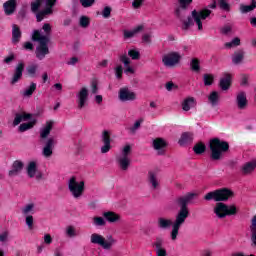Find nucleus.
Returning <instances> with one entry per match:
<instances>
[{"instance_id": "obj_1", "label": "nucleus", "mask_w": 256, "mask_h": 256, "mask_svg": "<svg viewBox=\"0 0 256 256\" xmlns=\"http://www.w3.org/2000/svg\"><path fill=\"white\" fill-rule=\"evenodd\" d=\"M197 197V194L195 193H188L184 196H181L176 199V205L180 207V209L177 211L175 215V220L165 218V217H159L157 219V227L158 229L166 230L171 229L170 232V239L171 241H175L177 237H179V230L183 225H185V222L187 219H189V205L192 203L193 199Z\"/></svg>"}, {"instance_id": "obj_2", "label": "nucleus", "mask_w": 256, "mask_h": 256, "mask_svg": "<svg viewBox=\"0 0 256 256\" xmlns=\"http://www.w3.org/2000/svg\"><path fill=\"white\" fill-rule=\"evenodd\" d=\"M179 7L175 11L176 17L182 22V29H189V27H193L194 23H196L198 27V31H203V22L205 19H209L211 17V9H217V2L213 1L211 4H209L207 7L197 11H192V18L188 17L185 20V17L187 16V7L193 3V0H178Z\"/></svg>"}, {"instance_id": "obj_3", "label": "nucleus", "mask_w": 256, "mask_h": 256, "mask_svg": "<svg viewBox=\"0 0 256 256\" xmlns=\"http://www.w3.org/2000/svg\"><path fill=\"white\" fill-rule=\"evenodd\" d=\"M51 31L53 27L49 23H45L41 30H34L32 33V41H36V57L39 61H43L46 55H49V41L51 39Z\"/></svg>"}, {"instance_id": "obj_4", "label": "nucleus", "mask_w": 256, "mask_h": 256, "mask_svg": "<svg viewBox=\"0 0 256 256\" xmlns=\"http://www.w3.org/2000/svg\"><path fill=\"white\" fill-rule=\"evenodd\" d=\"M209 149L212 161H221L225 157V153L229 151V143L219 138H213L210 140Z\"/></svg>"}, {"instance_id": "obj_5", "label": "nucleus", "mask_w": 256, "mask_h": 256, "mask_svg": "<svg viewBox=\"0 0 256 256\" xmlns=\"http://www.w3.org/2000/svg\"><path fill=\"white\" fill-rule=\"evenodd\" d=\"M90 243L92 245H98V247H102L104 251H111V249H113V245L117 243V240H115L113 236H109L106 240L105 236L99 233H92L90 235Z\"/></svg>"}, {"instance_id": "obj_6", "label": "nucleus", "mask_w": 256, "mask_h": 256, "mask_svg": "<svg viewBox=\"0 0 256 256\" xmlns=\"http://www.w3.org/2000/svg\"><path fill=\"white\" fill-rule=\"evenodd\" d=\"M131 145L122 147L120 153L116 155V163L121 171H127L131 167Z\"/></svg>"}, {"instance_id": "obj_7", "label": "nucleus", "mask_w": 256, "mask_h": 256, "mask_svg": "<svg viewBox=\"0 0 256 256\" xmlns=\"http://www.w3.org/2000/svg\"><path fill=\"white\" fill-rule=\"evenodd\" d=\"M68 189L74 199H81L85 193V181L71 177L68 180Z\"/></svg>"}, {"instance_id": "obj_8", "label": "nucleus", "mask_w": 256, "mask_h": 256, "mask_svg": "<svg viewBox=\"0 0 256 256\" xmlns=\"http://www.w3.org/2000/svg\"><path fill=\"white\" fill-rule=\"evenodd\" d=\"M214 213L218 219H225V217H229L237 213V206L218 202L214 207Z\"/></svg>"}, {"instance_id": "obj_9", "label": "nucleus", "mask_w": 256, "mask_h": 256, "mask_svg": "<svg viewBox=\"0 0 256 256\" xmlns=\"http://www.w3.org/2000/svg\"><path fill=\"white\" fill-rule=\"evenodd\" d=\"M229 197H233V192L227 188H223L207 193L204 199L206 201H227Z\"/></svg>"}, {"instance_id": "obj_10", "label": "nucleus", "mask_w": 256, "mask_h": 256, "mask_svg": "<svg viewBox=\"0 0 256 256\" xmlns=\"http://www.w3.org/2000/svg\"><path fill=\"white\" fill-rule=\"evenodd\" d=\"M180 62L181 54L179 52H170L162 57V63L164 67H168L170 69H173V67H177Z\"/></svg>"}, {"instance_id": "obj_11", "label": "nucleus", "mask_w": 256, "mask_h": 256, "mask_svg": "<svg viewBox=\"0 0 256 256\" xmlns=\"http://www.w3.org/2000/svg\"><path fill=\"white\" fill-rule=\"evenodd\" d=\"M26 173L30 179H36L37 181H41V179H43V173L39 171V162L36 160L28 162L26 166Z\"/></svg>"}, {"instance_id": "obj_12", "label": "nucleus", "mask_w": 256, "mask_h": 256, "mask_svg": "<svg viewBox=\"0 0 256 256\" xmlns=\"http://www.w3.org/2000/svg\"><path fill=\"white\" fill-rule=\"evenodd\" d=\"M22 215L25 217V223L28 228L33 229V214L35 213V204H26L22 209Z\"/></svg>"}, {"instance_id": "obj_13", "label": "nucleus", "mask_w": 256, "mask_h": 256, "mask_svg": "<svg viewBox=\"0 0 256 256\" xmlns=\"http://www.w3.org/2000/svg\"><path fill=\"white\" fill-rule=\"evenodd\" d=\"M151 145L157 155H165L169 143L165 138L156 137L152 138Z\"/></svg>"}, {"instance_id": "obj_14", "label": "nucleus", "mask_w": 256, "mask_h": 256, "mask_svg": "<svg viewBox=\"0 0 256 256\" xmlns=\"http://www.w3.org/2000/svg\"><path fill=\"white\" fill-rule=\"evenodd\" d=\"M87 101H89V89L87 87H82L76 93L78 109H83L87 105Z\"/></svg>"}, {"instance_id": "obj_15", "label": "nucleus", "mask_w": 256, "mask_h": 256, "mask_svg": "<svg viewBox=\"0 0 256 256\" xmlns=\"http://www.w3.org/2000/svg\"><path fill=\"white\" fill-rule=\"evenodd\" d=\"M118 98L122 103H127L129 101H135L137 99V93H135L133 90L124 87L121 88L118 92Z\"/></svg>"}, {"instance_id": "obj_16", "label": "nucleus", "mask_w": 256, "mask_h": 256, "mask_svg": "<svg viewBox=\"0 0 256 256\" xmlns=\"http://www.w3.org/2000/svg\"><path fill=\"white\" fill-rule=\"evenodd\" d=\"M55 3H57V0H46L47 8L36 14V19L38 23H41V21L45 19L47 15H51V13H53L52 7L53 5H55Z\"/></svg>"}, {"instance_id": "obj_17", "label": "nucleus", "mask_w": 256, "mask_h": 256, "mask_svg": "<svg viewBox=\"0 0 256 256\" xmlns=\"http://www.w3.org/2000/svg\"><path fill=\"white\" fill-rule=\"evenodd\" d=\"M55 3H57V0H46L47 8L36 14V19L38 23H41V21L45 19L47 15H51V13H53L52 7L53 5H55Z\"/></svg>"}, {"instance_id": "obj_18", "label": "nucleus", "mask_w": 256, "mask_h": 256, "mask_svg": "<svg viewBox=\"0 0 256 256\" xmlns=\"http://www.w3.org/2000/svg\"><path fill=\"white\" fill-rule=\"evenodd\" d=\"M119 60L124 65V73L126 75H133L135 73V69L131 66V58L127 56V52L119 55Z\"/></svg>"}, {"instance_id": "obj_19", "label": "nucleus", "mask_w": 256, "mask_h": 256, "mask_svg": "<svg viewBox=\"0 0 256 256\" xmlns=\"http://www.w3.org/2000/svg\"><path fill=\"white\" fill-rule=\"evenodd\" d=\"M148 185L152 191L161 189V181L159 180V175H157V173H148Z\"/></svg>"}, {"instance_id": "obj_20", "label": "nucleus", "mask_w": 256, "mask_h": 256, "mask_svg": "<svg viewBox=\"0 0 256 256\" xmlns=\"http://www.w3.org/2000/svg\"><path fill=\"white\" fill-rule=\"evenodd\" d=\"M23 71H25V64L23 62H20L17 64L14 74L11 79V85H15L16 83H19L21 81V77H23Z\"/></svg>"}, {"instance_id": "obj_21", "label": "nucleus", "mask_w": 256, "mask_h": 256, "mask_svg": "<svg viewBox=\"0 0 256 256\" xmlns=\"http://www.w3.org/2000/svg\"><path fill=\"white\" fill-rule=\"evenodd\" d=\"M102 141L104 145L101 147V153H109L111 151V136L109 135V131L105 130L102 133Z\"/></svg>"}, {"instance_id": "obj_22", "label": "nucleus", "mask_w": 256, "mask_h": 256, "mask_svg": "<svg viewBox=\"0 0 256 256\" xmlns=\"http://www.w3.org/2000/svg\"><path fill=\"white\" fill-rule=\"evenodd\" d=\"M25 164L21 160H16L12 164V169L8 172L9 177H17L23 171Z\"/></svg>"}, {"instance_id": "obj_23", "label": "nucleus", "mask_w": 256, "mask_h": 256, "mask_svg": "<svg viewBox=\"0 0 256 256\" xmlns=\"http://www.w3.org/2000/svg\"><path fill=\"white\" fill-rule=\"evenodd\" d=\"M5 15H13L17 9V0H8L3 4Z\"/></svg>"}, {"instance_id": "obj_24", "label": "nucleus", "mask_w": 256, "mask_h": 256, "mask_svg": "<svg viewBox=\"0 0 256 256\" xmlns=\"http://www.w3.org/2000/svg\"><path fill=\"white\" fill-rule=\"evenodd\" d=\"M103 217L108 223H121V216L113 211L104 212Z\"/></svg>"}, {"instance_id": "obj_25", "label": "nucleus", "mask_w": 256, "mask_h": 256, "mask_svg": "<svg viewBox=\"0 0 256 256\" xmlns=\"http://www.w3.org/2000/svg\"><path fill=\"white\" fill-rule=\"evenodd\" d=\"M245 61V50L239 49L232 54L233 65H241Z\"/></svg>"}, {"instance_id": "obj_26", "label": "nucleus", "mask_w": 256, "mask_h": 256, "mask_svg": "<svg viewBox=\"0 0 256 256\" xmlns=\"http://www.w3.org/2000/svg\"><path fill=\"white\" fill-rule=\"evenodd\" d=\"M153 246L155 247L156 256H167V249L163 247L162 239L157 238L156 241L153 243Z\"/></svg>"}, {"instance_id": "obj_27", "label": "nucleus", "mask_w": 256, "mask_h": 256, "mask_svg": "<svg viewBox=\"0 0 256 256\" xmlns=\"http://www.w3.org/2000/svg\"><path fill=\"white\" fill-rule=\"evenodd\" d=\"M236 105L241 110L247 108V94L245 92H239L236 95Z\"/></svg>"}, {"instance_id": "obj_28", "label": "nucleus", "mask_w": 256, "mask_h": 256, "mask_svg": "<svg viewBox=\"0 0 256 256\" xmlns=\"http://www.w3.org/2000/svg\"><path fill=\"white\" fill-rule=\"evenodd\" d=\"M196 105L197 101L193 97L185 98L181 103L182 110L185 112L191 111Z\"/></svg>"}, {"instance_id": "obj_29", "label": "nucleus", "mask_w": 256, "mask_h": 256, "mask_svg": "<svg viewBox=\"0 0 256 256\" xmlns=\"http://www.w3.org/2000/svg\"><path fill=\"white\" fill-rule=\"evenodd\" d=\"M255 169H256V160H252L250 162H246L242 166L241 171L243 175H251V173H253Z\"/></svg>"}, {"instance_id": "obj_30", "label": "nucleus", "mask_w": 256, "mask_h": 256, "mask_svg": "<svg viewBox=\"0 0 256 256\" xmlns=\"http://www.w3.org/2000/svg\"><path fill=\"white\" fill-rule=\"evenodd\" d=\"M231 87V74L224 73L220 79V88L222 91H227Z\"/></svg>"}, {"instance_id": "obj_31", "label": "nucleus", "mask_w": 256, "mask_h": 256, "mask_svg": "<svg viewBox=\"0 0 256 256\" xmlns=\"http://www.w3.org/2000/svg\"><path fill=\"white\" fill-rule=\"evenodd\" d=\"M53 129V121H47L45 126L40 129V139H47Z\"/></svg>"}, {"instance_id": "obj_32", "label": "nucleus", "mask_w": 256, "mask_h": 256, "mask_svg": "<svg viewBox=\"0 0 256 256\" xmlns=\"http://www.w3.org/2000/svg\"><path fill=\"white\" fill-rule=\"evenodd\" d=\"M19 41H21V29L19 28V26L14 24L12 26V43L14 45H17Z\"/></svg>"}, {"instance_id": "obj_33", "label": "nucleus", "mask_w": 256, "mask_h": 256, "mask_svg": "<svg viewBox=\"0 0 256 256\" xmlns=\"http://www.w3.org/2000/svg\"><path fill=\"white\" fill-rule=\"evenodd\" d=\"M37 90V84L34 82H31L28 87H26L22 92L21 95L22 97H31L33 93Z\"/></svg>"}, {"instance_id": "obj_34", "label": "nucleus", "mask_w": 256, "mask_h": 256, "mask_svg": "<svg viewBox=\"0 0 256 256\" xmlns=\"http://www.w3.org/2000/svg\"><path fill=\"white\" fill-rule=\"evenodd\" d=\"M250 234H251L252 247H256V215L251 220Z\"/></svg>"}, {"instance_id": "obj_35", "label": "nucleus", "mask_w": 256, "mask_h": 256, "mask_svg": "<svg viewBox=\"0 0 256 256\" xmlns=\"http://www.w3.org/2000/svg\"><path fill=\"white\" fill-rule=\"evenodd\" d=\"M143 31V26H137L132 30H124V39H131Z\"/></svg>"}, {"instance_id": "obj_36", "label": "nucleus", "mask_w": 256, "mask_h": 256, "mask_svg": "<svg viewBox=\"0 0 256 256\" xmlns=\"http://www.w3.org/2000/svg\"><path fill=\"white\" fill-rule=\"evenodd\" d=\"M190 69L194 73H200L201 72V60H199V58H192L190 60Z\"/></svg>"}, {"instance_id": "obj_37", "label": "nucleus", "mask_w": 256, "mask_h": 256, "mask_svg": "<svg viewBox=\"0 0 256 256\" xmlns=\"http://www.w3.org/2000/svg\"><path fill=\"white\" fill-rule=\"evenodd\" d=\"M193 141V133L185 132L181 135L179 139V145H187V143H191Z\"/></svg>"}, {"instance_id": "obj_38", "label": "nucleus", "mask_w": 256, "mask_h": 256, "mask_svg": "<svg viewBox=\"0 0 256 256\" xmlns=\"http://www.w3.org/2000/svg\"><path fill=\"white\" fill-rule=\"evenodd\" d=\"M31 119V114L22 113V114H16L13 125L16 127V125H19L22 121H29Z\"/></svg>"}, {"instance_id": "obj_39", "label": "nucleus", "mask_w": 256, "mask_h": 256, "mask_svg": "<svg viewBox=\"0 0 256 256\" xmlns=\"http://www.w3.org/2000/svg\"><path fill=\"white\" fill-rule=\"evenodd\" d=\"M208 101L212 107H217L219 105V92L213 91L208 96Z\"/></svg>"}, {"instance_id": "obj_40", "label": "nucleus", "mask_w": 256, "mask_h": 256, "mask_svg": "<svg viewBox=\"0 0 256 256\" xmlns=\"http://www.w3.org/2000/svg\"><path fill=\"white\" fill-rule=\"evenodd\" d=\"M65 235L66 237H69L70 239H73L79 235L77 233V229L73 225H69L65 228Z\"/></svg>"}, {"instance_id": "obj_41", "label": "nucleus", "mask_w": 256, "mask_h": 256, "mask_svg": "<svg viewBox=\"0 0 256 256\" xmlns=\"http://www.w3.org/2000/svg\"><path fill=\"white\" fill-rule=\"evenodd\" d=\"M256 9V1L252 0L251 5H240V12L241 13H251V11H254Z\"/></svg>"}, {"instance_id": "obj_42", "label": "nucleus", "mask_w": 256, "mask_h": 256, "mask_svg": "<svg viewBox=\"0 0 256 256\" xmlns=\"http://www.w3.org/2000/svg\"><path fill=\"white\" fill-rule=\"evenodd\" d=\"M29 77H37V72L39 71V64H31L26 68Z\"/></svg>"}, {"instance_id": "obj_43", "label": "nucleus", "mask_w": 256, "mask_h": 256, "mask_svg": "<svg viewBox=\"0 0 256 256\" xmlns=\"http://www.w3.org/2000/svg\"><path fill=\"white\" fill-rule=\"evenodd\" d=\"M35 123H37L36 120H32L28 123H23L19 126V131L21 133H25V131H29V129H33V127L35 126Z\"/></svg>"}, {"instance_id": "obj_44", "label": "nucleus", "mask_w": 256, "mask_h": 256, "mask_svg": "<svg viewBox=\"0 0 256 256\" xmlns=\"http://www.w3.org/2000/svg\"><path fill=\"white\" fill-rule=\"evenodd\" d=\"M92 221L95 227H105L107 225V220L103 217L95 216L92 218Z\"/></svg>"}, {"instance_id": "obj_45", "label": "nucleus", "mask_w": 256, "mask_h": 256, "mask_svg": "<svg viewBox=\"0 0 256 256\" xmlns=\"http://www.w3.org/2000/svg\"><path fill=\"white\" fill-rule=\"evenodd\" d=\"M239 45H241V39H239V37H236V38L232 39V41L226 42L224 44L226 49H233L235 47H239Z\"/></svg>"}, {"instance_id": "obj_46", "label": "nucleus", "mask_w": 256, "mask_h": 256, "mask_svg": "<svg viewBox=\"0 0 256 256\" xmlns=\"http://www.w3.org/2000/svg\"><path fill=\"white\" fill-rule=\"evenodd\" d=\"M128 56L133 61H139V59H141V53L137 49H130V50H128Z\"/></svg>"}, {"instance_id": "obj_47", "label": "nucleus", "mask_w": 256, "mask_h": 256, "mask_svg": "<svg viewBox=\"0 0 256 256\" xmlns=\"http://www.w3.org/2000/svg\"><path fill=\"white\" fill-rule=\"evenodd\" d=\"M215 80V76L213 74H204L203 81L205 86L213 85V81Z\"/></svg>"}, {"instance_id": "obj_48", "label": "nucleus", "mask_w": 256, "mask_h": 256, "mask_svg": "<svg viewBox=\"0 0 256 256\" xmlns=\"http://www.w3.org/2000/svg\"><path fill=\"white\" fill-rule=\"evenodd\" d=\"M205 149H207V147L203 143H198L194 146V152L196 153V155H201L202 153H205Z\"/></svg>"}, {"instance_id": "obj_49", "label": "nucleus", "mask_w": 256, "mask_h": 256, "mask_svg": "<svg viewBox=\"0 0 256 256\" xmlns=\"http://www.w3.org/2000/svg\"><path fill=\"white\" fill-rule=\"evenodd\" d=\"M43 4V0H35L31 3V11L32 13H37L39 11V7Z\"/></svg>"}, {"instance_id": "obj_50", "label": "nucleus", "mask_w": 256, "mask_h": 256, "mask_svg": "<svg viewBox=\"0 0 256 256\" xmlns=\"http://www.w3.org/2000/svg\"><path fill=\"white\" fill-rule=\"evenodd\" d=\"M218 3L220 5V9H223V11H231V5H229V2H227V0H218Z\"/></svg>"}, {"instance_id": "obj_51", "label": "nucleus", "mask_w": 256, "mask_h": 256, "mask_svg": "<svg viewBox=\"0 0 256 256\" xmlns=\"http://www.w3.org/2000/svg\"><path fill=\"white\" fill-rule=\"evenodd\" d=\"M141 123H143V118L138 119L132 127H130V133L134 134L137 132V129L141 127Z\"/></svg>"}, {"instance_id": "obj_52", "label": "nucleus", "mask_w": 256, "mask_h": 256, "mask_svg": "<svg viewBox=\"0 0 256 256\" xmlns=\"http://www.w3.org/2000/svg\"><path fill=\"white\" fill-rule=\"evenodd\" d=\"M114 73L116 76V79H122L123 77V66L122 65H118L114 68Z\"/></svg>"}, {"instance_id": "obj_53", "label": "nucleus", "mask_w": 256, "mask_h": 256, "mask_svg": "<svg viewBox=\"0 0 256 256\" xmlns=\"http://www.w3.org/2000/svg\"><path fill=\"white\" fill-rule=\"evenodd\" d=\"M111 11V7H104V9L102 10V17H104V19H109L111 17Z\"/></svg>"}, {"instance_id": "obj_54", "label": "nucleus", "mask_w": 256, "mask_h": 256, "mask_svg": "<svg viewBox=\"0 0 256 256\" xmlns=\"http://www.w3.org/2000/svg\"><path fill=\"white\" fill-rule=\"evenodd\" d=\"M80 27L87 28L89 27V17L87 16H82L80 18Z\"/></svg>"}, {"instance_id": "obj_55", "label": "nucleus", "mask_w": 256, "mask_h": 256, "mask_svg": "<svg viewBox=\"0 0 256 256\" xmlns=\"http://www.w3.org/2000/svg\"><path fill=\"white\" fill-rule=\"evenodd\" d=\"M80 3L84 8L93 7V5L95 4V0H80Z\"/></svg>"}, {"instance_id": "obj_56", "label": "nucleus", "mask_w": 256, "mask_h": 256, "mask_svg": "<svg viewBox=\"0 0 256 256\" xmlns=\"http://www.w3.org/2000/svg\"><path fill=\"white\" fill-rule=\"evenodd\" d=\"M57 143V141L53 138V137H51V138H49L47 141H46V143H45V147H48V148H50V149H53L54 147H55V144Z\"/></svg>"}, {"instance_id": "obj_57", "label": "nucleus", "mask_w": 256, "mask_h": 256, "mask_svg": "<svg viewBox=\"0 0 256 256\" xmlns=\"http://www.w3.org/2000/svg\"><path fill=\"white\" fill-rule=\"evenodd\" d=\"M42 155H44L45 157H51V155H53V148H49L47 146H44L43 151H42Z\"/></svg>"}, {"instance_id": "obj_58", "label": "nucleus", "mask_w": 256, "mask_h": 256, "mask_svg": "<svg viewBox=\"0 0 256 256\" xmlns=\"http://www.w3.org/2000/svg\"><path fill=\"white\" fill-rule=\"evenodd\" d=\"M231 31H233V28L229 25H225L221 28L222 35H229V33H231Z\"/></svg>"}, {"instance_id": "obj_59", "label": "nucleus", "mask_w": 256, "mask_h": 256, "mask_svg": "<svg viewBox=\"0 0 256 256\" xmlns=\"http://www.w3.org/2000/svg\"><path fill=\"white\" fill-rule=\"evenodd\" d=\"M240 84L242 85V87H247V85H249V76L242 75L241 80H240Z\"/></svg>"}, {"instance_id": "obj_60", "label": "nucleus", "mask_w": 256, "mask_h": 256, "mask_svg": "<svg viewBox=\"0 0 256 256\" xmlns=\"http://www.w3.org/2000/svg\"><path fill=\"white\" fill-rule=\"evenodd\" d=\"M1 243H7L9 241V232H3L0 234Z\"/></svg>"}, {"instance_id": "obj_61", "label": "nucleus", "mask_w": 256, "mask_h": 256, "mask_svg": "<svg viewBox=\"0 0 256 256\" xmlns=\"http://www.w3.org/2000/svg\"><path fill=\"white\" fill-rule=\"evenodd\" d=\"M44 243L46 245H51L53 243V238L51 237V234L44 235Z\"/></svg>"}, {"instance_id": "obj_62", "label": "nucleus", "mask_w": 256, "mask_h": 256, "mask_svg": "<svg viewBox=\"0 0 256 256\" xmlns=\"http://www.w3.org/2000/svg\"><path fill=\"white\" fill-rule=\"evenodd\" d=\"M143 5V0H133L132 1V7L134 9H139Z\"/></svg>"}, {"instance_id": "obj_63", "label": "nucleus", "mask_w": 256, "mask_h": 256, "mask_svg": "<svg viewBox=\"0 0 256 256\" xmlns=\"http://www.w3.org/2000/svg\"><path fill=\"white\" fill-rule=\"evenodd\" d=\"M76 63H79V58L77 57H72L66 62V64L70 66H75Z\"/></svg>"}, {"instance_id": "obj_64", "label": "nucleus", "mask_w": 256, "mask_h": 256, "mask_svg": "<svg viewBox=\"0 0 256 256\" xmlns=\"http://www.w3.org/2000/svg\"><path fill=\"white\" fill-rule=\"evenodd\" d=\"M166 89L167 91H173V89H177V86L173 82H168L166 83Z\"/></svg>"}]
</instances>
